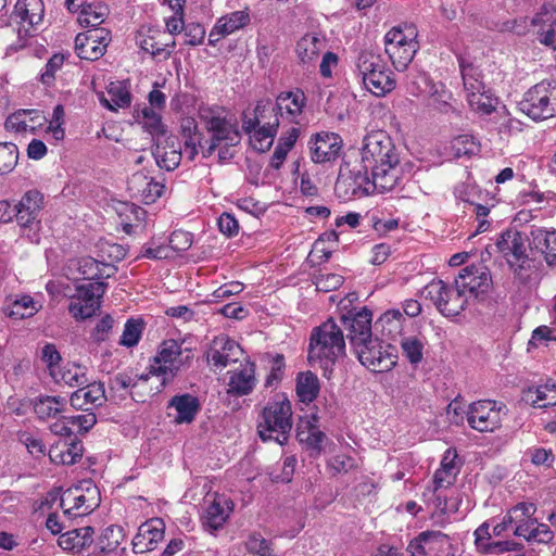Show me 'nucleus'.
<instances>
[{
    "instance_id": "f257e3e1",
    "label": "nucleus",
    "mask_w": 556,
    "mask_h": 556,
    "mask_svg": "<svg viewBox=\"0 0 556 556\" xmlns=\"http://www.w3.org/2000/svg\"><path fill=\"white\" fill-rule=\"evenodd\" d=\"M357 163L374 178L379 192H388L400 185L402 168L400 153L391 137L382 130L372 131L363 139Z\"/></svg>"
},
{
    "instance_id": "f03ea898",
    "label": "nucleus",
    "mask_w": 556,
    "mask_h": 556,
    "mask_svg": "<svg viewBox=\"0 0 556 556\" xmlns=\"http://www.w3.org/2000/svg\"><path fill=\"white\" fill-rule=\"evenodd\" d=\"M193 358V348L188 345L186 340H164L150 361L148 375L140 378L147 380L149 375L156 376L161 378L162 386H165L179 372L189 369Z\"/></svg>"
},
{
    "instance_id": "7ed1b4c3",
    "label": "nucleus",
    "mask_w": 556,
    "mask_h": 556,
    "mask_svg": "<svg viewBox=\"0 0 556 556\" xmlns=\"http://www.w3.org/2000/svg\"><path fill=\"white\" fill-rule=\"evenodd\" d=\"M344 352L343 332L332 318L313 329L307 355L309 364L327 371Z\"/></svg>"
},
{
    "instance_id": "20e7f679",
    "label": "nucleus",
    "mask_w": 556,
    "mask_h": 556,
    "mask_svg": "<svg viewBox=\"0 0 556 556\" xmlns=\"http://www.w3.org/2000/svg\"><path fill=\"white\" fill-rule=\"evenodd\" d=\"M292 405L285 393L275 394L264 406L257 425L263 441L274 440L280 445L287 443L292 429Z\"/></svg>"
},
{
    "instance_id": "39448f33",
    "label": "nucleus",
    "mask_w": 556,
    "mask_h": 556,
    "mask_svg": "<svg viewBox=\"0 0 556 556\" xmlns=\"http://www.w3.org/2000/svg\"><path fill=\"white\" fill-rule=\"evenodd\" d=\"M355 68L365 88L377 97L391 92L396 86L393 73L378 51L363 49L355 59Z\"/></svg>"
},
{
    "instance_id": "423d86ee",
    "label": "nucleus",
    "mask_w": 556,
    "mask_h": 556,
    "mask_svg": "<svg viewBox=\"0 0 556 556\" xmlns=\"http://www.w3.org/2000/svg\"><path fill=\"white\" fill-rule=\"evenodd\" d=\"M334 191L340 199L346 201L369 195L375 191L379 192V187L374 184V178L357 161L343 160Z\"/></svg>"
},
{
    "instance_id": "0eeeda50",
    "label": "nucleus",
    "mask_w": 556,
    "mask_h": 556,
    "mask_svg": "<svg viewBox=\"0 0 556 556\" xmlns=\"http://www.w3.org/2000/svg\"><path fill=\"white\" fill-rule=\"evenodd\" d=\"M536 506L533 503L521 502L507 511V521L513 522L514 534L533 543H549L554 534L545 523L534 518Z\"/></svg>"
},
{
    "instance_id": "6e6552de",
    "label": "nucleus",
    "mask_w": 556,
    "mask_h": 556,
    "mask_svg": "<svg viewBox=\"0 0 556 556\" xmlns=\"http://www.w3.org/2000/svg\"><path fill=\"white\" fill-rule=\"evenodd\" d=\"M417 33L413 26H394L384 35V51L397 71L410 64L418 50Z\"/></svg>"
},
{
    "instance_id": "1a4fd4ad",
    "label": "nucleus",
    "mask_w": 556,
    "mask_h": 556,
    "mask_svg": "<svg viewBox=\"0 0 556 556\" xmlns=\"http://www.w3.org/2000/svg\"><path fill=\"white\" fill-rule=\"evenodd\" d=\"M519 109L533 121L556 115V81L542 80L531 87L519 102Z\"/></svg>"
},
{
    "instance_id": "9d476101",
    "label": "nucleus",
    "mask_w": 556,
    "mask_h": 556,
    "mask_svg": "<svg viewBox=\"0 0 556 556\" xmlns=\"http://www.w3.org/2000/svg\"><path fill=\"white\" fill-rule=\"evenodd\" d=\"M421 293L445 317L458 316L470 303L468 295L455 282L450 286L443 280H432Z\"/></svg>"
},
{
    "instance_id": "9b49d317",
    "label": "nucleus",
    "mask_w": 556,
    "mask_h": 556,
    "mask_svg": "<svg viewBox=\"0 0 556 556\" xmlns=\"http://www.w3.org/2000/svg\"><path fill=\"white\" fill-rule=\"evenodd\" d=\"M363 366L374 372L390 371L397 362V350L379 338H370L353 348Z\"/></svg>"
},
{
    "instance_id": "f8f14e48",
    "label": "nucleus",
    "mask_w": 556,
    "mask_h": 556,
    "mask_svg": "<svg viewBox=\"0 0 556 556\" xmlns=\"http://www.w3.org/2000/svg\"><path fill=\"white\" fill-rule=\"evenodd\" d=\"M506 406L491 400H480L471 403L466 410L470 428L479 432H494L502 426Z\"/></svg>"
},
{
    "instance_id": "ddd939ff",
    "label": "nucleus",
    "mask_w": 556,
    "mask_h": 556,
    "mask_svg": "<svg viewBox=\"0 0 556 556\" xmlns=\"http://www.w3.org/2000/svg\"><path fill=\"white\" fill-rule=\"evenodd\" d=\"M513 528V522L507 521V514L502 521L493 526L492 533L488 521L480 525L475 530V545L479 553L486 555L502 554L504 552L517 551L520 544L513 541H493L492 535L500 536L507 530Z\"/></svg>"
},
{
    "instance_id": "4468645a",
    "label": "nucleus",
    "mask_w": 556,
    "mask_h": 556,
    "mask_svg": "<svg viewBox=\"0 0 556 556\" xmlns=\"http://www.w3.org/2000/svg\"><path fill=\"white\" fill-rule=\"evenodd\" d=\"M105 283L91 281L76 287V293L72 296L68 306L70 313L76 319H86L96 314L101 306V298L105 292Z\"/></svg>"
},
{
    "instance_id": "2eb2a0df",
    "label": "nucleus",
    "mask_w": 556,
    "mask_h": 556,
    "mask_svg": "<svg viewBox=\"0 0 556 556\" xmlns=\"http://www.w3.org/2000/svg\"><path fill=\"white\" fill-rule=\"evenodd\" d=\"M45 14L42 0H16L11 20L17 25L20 39L33 36L42 25Z\"/></svg>"
},
{
    "instance_id": "dca6fc26",
    "label": "nucleus",
    "mask_w": 556,
    "mask_h": 556,
    "mask_svg": "<svg viewBox=\"0 0 556 556\" xmlns=\"http://www.w3.org/2000/svg\"><path fill=\"white\" fill-rule=\"evenodd\" d=\"M455 283L468 295L469 301L471 299L482 300L491 288L492 278L486 266L471 265L460 270L455 278Z\"/></svg>"
},
{
    "instance_id": "f3484780",
    "label": "nucleus",
    "mask_w": 556,
    "mask_h": 556,
    "mask_svg": "<svg viewBox=\"0 0 556 556\" xmlns=\"http://www.w3.org/2000/svg\"><path fill=\"white\" fill-rule=\"evenodd\" d=\"M495 248L510 267L522 268L528 261L527 238L516 229L502 232L495 242Z\"/></svg>"
},
{
    "instance_id": "a211bd4d",
    "label": "nucleus",
    "mask_w": 556,
    "mask_h": 556,
    "mask_svg": "<svg viewBox=\"0 0 556 556\" xmlns=\"http://www.w3.org/2000/svg\"><path fill=\"white\" fill-rule=\"evenodd\" d=\"M137 46L149 53L156 61L168 60L176 46L174 39H169L165 31L141 29L136 36Z\"/></svg>"
},
{
    "instance_id": "6ab92c4d",
    "label": "nucleus",
    "mask_w": 556,
    "mask_h": 556,
    "mask_svg": "<svg viewBox=\"0 0 556 556\" xmlns=\"http://www.w3.org/2000/svg\"><path fill=\"white\" fill-rule=\"evenodd\" d=\"M110 31L105 28L89 29L75 38V51L80 59L96 61L106 51Z\"/></svg>"
},
{
    "instance_id": "aec40b11",
    "label": "nucleus",
    "mask_w": 556,
    "mask_h": 556,
    "mask_svg": "<svg viewBox=\"0 0 556 556\" xmlns=\"http://www.w3.org/2000/svg\"><path fill=\"white\" fill-rule=\"evenodd\" d=\"M341 320L348 330L346 338L353 348L372 338V314L368 308L349 311L341 316Z\"/></svg>"
},
{
    "instance_id": "412c9836",
    "label": "nucleus",
    "mask_w": 556,
    "mask_h": 556,
    "mask_svg": "<svg viewBox=\"0 0 556 556\" xmlns=\"http://www.w3.org/2000/svg\"><path fill=\"white\" fill-rule=\"evenodd\" d=\"M305 105L306 97L302 90L280 92L276 98L275 105L271 104L270 116H273V119L277 116L279 121L299 124V117L302 115Z\"/></svg>"
},
{
    "instance_id": "4be33fe9",
    "label": "nucleus",
    "mask_w": 556,
    "mask_h": 556,
    "mask_svg": "<svg viewBox=\"0 0 556 556\" xmlns=\"http://www.w3.org/2000/svg\"><path fill=\"white\" fill-rule=\"evenodd\" d=\"M43 206V194L31 189L26 191L15 204V220L22 228L31 229L40 223L39 213Z\"/></svg>"
},
{
    "instance_id": "5701e85b",
    "label": "nucleus",
    "mask_w": 556,
    "mask_h": 556,
    "mask_svg": "<svg viewBox=\"0 0 556 556\" xmlns=\"http://www.w3.org/2000/svg\"><path fill=\"white\" fill-rule=\"evenodd\" d=\"M131 197L144 204L154 203L164 192L163 182L155 180L144 172H137L130 176L127 182Z\"/></svg>"
},
{
    "instance_id": "b1692460",
    "label": "nucleus",
    "mask_w": 556,
    "mask_h": 556,
    "mask_svg": "<svg viewBox=\"0 0 556 556\" xmlns=\"http://www.w3.org/2000/svg\"><path fill=\"white\" fill-rule=\"evenodd\" d=\"M419 83H412L408 88L410 94L419 96L421 92H428L431 99V104L441 112H446L451 109V101L453 99L452 92L442 83H433L427 75L422 74L419 77Z\"/></svg>"
},
{
    "instance_id": "393cba45",
    "label": "nucleus",
    "mask_w": 556,
    "mask_h": 556,
    "mask_svg": "<svg viewBox=\"0 0 556 556\" xmlns=\"http://www.w3.org/2000/svg\"><path fill=\"white\" fill-rule=\"evenodd\" d=\"M164 522L160 518H152L141 523L132 539V551L142 554L153 551L164 538Z\"/></svg>"
},
{
    "instance_id": "a878e982",
    "label": "nucleus",
    "mask_w": 556,
    "mask_h": 556,
    "mask_svg": "<svg viewBox=\"0 0 556 556\" xmlns=\"http://www.w3.org/2000/svg\"><path fill=\"white\" fill-rule=\"evenodd\" d=\"M311 159L314 163L337 160L342 149V139L334 132H320L311 141Z\"/></svg>"
},
{
    "instance_id": "bb28decb",
    "label": "nucleus",
    "mask_w": 556,
    "mask_h": 556,
    "mask_svg": "<svg viewBox=\"0 0 556 556\" xmlns=\"http://www.w3.org/2000/svg\"><path fill=\"white\" fill-rule=\"evenodd\" d=\"M531 24L535 27L538 41L553 50H556V8L543 5L533 16Z\"/></svg>"
},
{
    "instance_id": "cd10ccee",
    "label": "nucleus",
    "mask_w": 556,
    "mask_h": 556,
    "mask_svg": "<svg viewBox=\"0 0 556 556\" xmlns=\"http://www.w3.org/2000/svg\"><path fill=\"white\" fill-rule=\"evenodd\" d=\"M71 406L77 410H92L105 401L104 384L101 382H87L74 391L70 400Z\"/></svg>"
},
{
    "instance_id": "c85d7f7f",
    "label": "nucleus",
    "mask_w": 556,
    "mask_h": 556,
    "mask_svg": "<svg viewBox=\"0 0 556 556\" xmlns=\"http://www.w3.org/2000/svg\"><path fill=\"white\" fill-rule=\"evenodd\" d=\"M46 123L47 117L40 110H18L9 115L4 126L9 131L35 134Z\"/></svg>"
},
{
    "instance_id": "c756f323",
    "label": "nucleus",
    "mask_w": 556,
    "mask_h": 556,
    "mask_svg": "<svg viewBox=\"0 0 556 556\" xmlns=\"http://www.w3.org/2000/svg\"><path fill=\"white\" fill-rule=\"evenodd\" d=\"M202 118L205 119L206 128L208 132L212 134V143L208 147V153H212L222 142H226L227 144H236L239 142V131L226 117L202 115Z\"/></svg>"
},
{
    "instance_id": "7c9ffc66",
    "label": "nucleus",
    "mask_w": 556,
    "mask_h": 556,
    "mask_svg": "<svg viewBox=\"0 0 556 556\" xmlns=\"http://www.w3.org/2000/svg\"><path fill=\"white\" fill-rule=\"evenodd\" d=\"M460 470V462L455 448H447L440 463V467L433 475V492L453 485Z\"/></svg>"
},
{
    "instance_id": "2f4dec72",
    "label": "nucleus",
    "mask_w": 556,
    "mask_h": 556,
    "mask_svg": "<svg viewBox=\"0 0 556 556\" xmlns=\"http://www.w3.org/2000/svg\"><path fill=\"white\" fill-rule=\"evenodd\" d=\"M242 350L240 345L226 334L214 338L211 344L208 359L216 367H226L239 359Z\"/></svg>"
},
{
    "instance_id": "473e14b6",
    "label": "nucleus",
    "mask_w": 556,
    "mask_h": 556,
    "mask_svg": "<svg viewBox=\"0 0 556 556\" xmlns=\"http://www.w3.org/2000/svg\"><path fill=\"white\" fill-rule=\"evenodd\" d=\"M250 23L247 10L233 11L219 17L208 35V43L215 46L220 38L229 36Z\"/></svg>"
},
{
    "instance_id": "72a5a7b5",
    "label": "nucleus",
    "mask_w": 556,
    "mask_h": 556,
    "mask_svg": "<svg viewBox=\"0 0 556 556\" xmlns=\"http://www.w3.org/2000/svg\"><path fill=\"white\" fill-rule=\"evenodd\" d=\"M42 308V302L29 294L7 298L3 312L11 318L25 319L35 316Z\"/></svg>"
},
{
    "instance_id": "f704fd0d",
    "label": "nucleus",
    "mask_w": 556,
    "mask_h": 556,
    "mask_svg": "<svg viewBox=\"0 0 556 556\" xmlns=\"http://www.w3.org/2000/svg\"><path fill=\"white\" fill-rule=\"evenodd\" d=\"M168 409H174V421L177 425L191 424L201 409L199 399L190 393L177 394L173 396L168 404Z\"/></svg>"
},
{
    "instance_id": "c9c22d12",
    "label": "nucleus",
    "mask_w": 556,
    "mask_h": 556,
    "mask_svg": "<svg viewBox=\"0 0 556 556\" xmlns=\"http://www.w3.org/2000/svg\"><path fill=\"white\" fill-rule=\"evenodd\" d=\"M227 392L232 395L243 396L250 394L256 383L255 364L245 362L240 369L229 371Z\"/></svg>"
},
{
    "instance_id": "e433bc0d",
    "label": "nucleus",
    "mask_w": 556,
    "mask_h": 556,
    "mask_svg": "<svg viewBox=\"0 0 556 556\" xmlns=\"http://www.w3.org/2000/svg\"><path fill=\"white\" fill-rule=\"evenodd\" d=\"M68 401L61 395L40 394L33 401V409L40 420L55 419L67 412Z\"/></svg>"
},
{
    "instance_id": "4c0bfd02",
    "label": "nucleus",
    "mask_w": 556,
    "mask_h": 556,
    "mask_svg": "<svg viewBox=\"0 0 556 556\" xmlns=\"http://www.w3.org/2000/svg\"><path fill=\"white\" fill-rule=\"evenodd\" d=\"M412 325L399 308H391L384 312L376 323L380 328L382 336L392 340L401 339L405 336V330Z\"/></svg>"
},
{
    "instance_id": "58836bf2",
    "label": "nucleus",
    "mask_w": 556,
    "mask_h": 556,
    "mask_svg": "<svg viewBox=\"0 0 556 556\" xmlns=\"http://www.w3.org/2000/svg\"><path fill=\"white\" fill-rule=\"evenodd\" d=\"M233 509V503L224 495L215 494L204 513V525L217 530L227 521Z\"/></svg>"
},
{
    "instance_id": "ea45409f",
    "label": "nucleus",
    "mask_w": 556,
    "mask_h": 556,
    "mask_svg": "<svg viewBox=\"0 0 556 556\" xmlns=\"http://www.w3.org/2000/svg\"><path fill=\"white\" fill-rule=\"evenodd\" d=\"M93 533L90 526L70 529L60 535L58 544L62 549L79 553L92 543Z\"/></svg>"
},
{
    "instance_id": "a19ab883",
    "label": "nucleus",
    "mask_w": 556,
    "mask_h": 556,
    "mask_svg": "<svg viewBox=\"0 0 556 556\" xmlns=\"http://www.w3.org/2000/svg\"><path fill=\"white\" fill-rule=\"evenodd\" d=\"M83 444L79 441L59 442L49 450V458L54 464L74 465L83 456Z\"/></svg>"
},
{
    "instance_id": "79ce46f5",
    "label": "nucleus",
    "mask_w": 556,
    "mask_h": 556,
    "mask_svg": "<svg viewBox=\"0 0 556 556\" xmlns=\"http://www.w3.org/2000/svg\"><path fill=\"white\" fill-rule=\"evenodd\" d=\"M51 377L56 383H64L71 388H80L89 381L87 368L76 363L60 366Z\"/></svg>"
},
{
    "instance_id": "37998d69",
    "label": "nucleus",
    "mask_w": 556,
    "mask_h": 556,
    "mask_svg": "<svg viewBox=\"0 0 556 556\" xmlns=\"http://www.w3.org/2000/svg\"><path fill=\"white\" fill-rule=\"evenodd\" d=\"M76 489L77 511L80 514V518H83L100 505V492L90 481L81 482L79 485H76Z\"/></svg>"
},
{
    "instance_id": "c03bdc74",
    "label": "nucleus",
    "mask_w": 556,
    "mask_h": 556,
    "mask_svg": "<svg viewBox=\"0 0 556 556\" xmlns=\"http://www.w3.org/2000/svg\"><path fill=\"white\" fill-rule=\"evenodd\" d=\"M320 384L318 377L312 371H302L295 378V393L300 402L309 404L319 394Z\"/></svg>"
},
{
    "instance_id": "a18cd8bd",
    "label": "nucleus",
    "mask_w": 556,
    "mask_h": 556,
    "mask_svg": "<svg viewBox=\"0 0 556 556\" xmlns=\"http://www.w3.org/2000/svg\"><path fill=\"white\" fill-rule=\"evenodd\" d=\"M108 94L110 99L101 94L99 100L101 104L110 111L128 108L131 103V94L128 87L123 81L111 83L108 87Z\"/></svg>"
},
{
    "instance_id": "49530a36",
    "label": "nucleus",
    "mask_w": 556,
    "mask_h": 556,
    "mask_svg": "<svg viewBox=\"0 0 556 556\" xmlns=\"http://www.w3.org/2000/svg\"><path fill=\"white\" fill-rule=\"evenodd\" d=\"M271 103L269 100H260L257 101L254 110L252 112H244L242 114V129L249 135L252 131L256 130L258 127H262L267 121H271L273 116H270L271 112Z\"/></svg>"
},
{
    "instance_id": "de8ad7c7",
    "label": "nucleus",
    "mask_w": 556,
    "mask_h": 556,
    "mask_svg": "<svg viewBox=\"0 0 556 556\" xmlns=\"http://www.w3.org/2000/svg\"><path fill=\"white\" fill-rule=\"evenodd\" d=\"M280 125L279 118L267 121L262 127L249 134L252 148L258 152H265L273 146L274 138Z\"/></svg>"
},
{
    "instance_id": "09e8293b",
    "label": "nucleus",
    "mask_w": 556,
    "mask_h": 556,
    "mask_svg": "<svg viewBox=\"0 0 556 556\" xmlns=\"http://www.w3.org/2000/svg\"><path fill=\"white\" fill-rule=\"evenodd\" d=\"M324 48V38L316 34H306L298 41L295 52L303 64H309L318 58Z\"/></svg>"
},
{
    "instance_id": "8fccbe9b",
    "label": "nucleus",
    "mask_w": 556,
    "mask_h": 556,
    "mask_svg": "<svg viewBox=\"0 0 556 556\" xmlns=\"http://www.w3.org/2000/svg\"><path fill=\"white\" fill-rule=\"evenodd\" d=\"M181 132L184 139V147L181 150L182 156L189 161H193L198 155V147L201 142V134L198 131L194 119H186L181 125Z\"/></svg>"
},
{
    "instance_id": "3c124183",
    "label": "nucleus",
    "mask_w": 556,
    "mask_h": 556,
    "mask_svg": "<svg viewBox=\"0 0 556 556\" xmlns=\"http://www.w3.org/2000/svg\"><path fill=\"white\" fill-rule=\"evenodd\" d=\"M527 403L538 407H548L556 405V383L529 388L523 395Z\"/></svg>"
},
{
    "instance_id": "603ef678",
    "label": "nucleus",
    "mask_w": 556,
    "mask_h": 556,
    "mask_svg": "<svg viewBox=\"0 0 556 556\" xmlns=\"http://www.w3.org/2000/svg\"><path fill=\"white\" fill-rule=\"evenodd\" d=\"M426 339L422 336H404L400 339V346L407 361L416 366L424 358Z\"/></svg>"
},
{
    "instance_id": "864d4df0",
    "label": "nucleus",
    "mask_w": 556,
    "mask_h": 556,
    "mask_svg": "<svg viewBox=\"0 0 556 556\" xmlns=\"http://www.w3.org/2000/svg\"><path fill=\"white\" fill-rule=\"evenodd\" d=\"M466 99L470 109L479 115H489L495 110L496 99L486 88L480 91L467 92Z\"/></svg>"
},
{
    "instance_id": "5fc2aeb1",
    "label": "nucleus",
    "mask_w": 556,
    "mask_h": 556,
    "mask_svg": "<svg viewBox=\"0 0 556 556\" xmlns=\"http://www.w3.org/2000/svg\"><path fill=\"white\" fill-rule=\"evenodd\" d=\"M534 248L544 254L547 264H556V230H538L533 236Z\"/></svg>"
},
{
    "instance_id": "6e6d98bb",
    "label": "nucleus",
    "mask_w": 556,
    "mask_h": 556,
    "mask_svg": "<svg viewBox=\"0 0 556 556\" xmlns=\"http://www.w3.org/2000/svg\"><path fill=\"white\" fill-rule=\"evenodd\" d=\"M459 67L463 78L465 93L480 91L485 88L482 81V75L478 67L467 63L465 59H459Z\"/></svg>"
},
{
    "instance_id": "4d7b16f0",
    "label": "nucleus",
    "mask_w": 556,
    "mask_h": 556,
    "mask_svg": "<svg viewBox=\"0 0 556 556\" xmlns=\"http://www.w3.org/2000/svg\"><path fill=\"white\" fill-rule=\"evenodd\" d=\"M154 159L160 168H164L166 170H174L180 164L182 159L181 150L172 146H157L154 152Z\"/></svg>"
},
{
    "instance_id": "13d9d810",
    "label": "nucleus",
    "mask_w": 556,
    "mask_h": 556,
    "mask_svg": "<svg viewBox=\"0 0 556 556\" xmlns=\"http://www.w3.org/2000/svg\"><path fill=\"white\" fill-rule=\"evenodd\" d=\"M105 269H111V267L92 257H84L78 261V270L83 278L88 280V282L99 281L100 278L104 277V275L109 277L110 274H105Z\"/></svg>"
},
{
    "instance_id": "bf43d9fd",
    "label": "nucleus",
    "mask_w": 556,
    "mask_h": 556,
    "mask_svg": "<svg viewBox=\"0 0 556 556\" xmlns=\"http://www.w3.org/2000/svg\"><path fill=\"white\" fill-rule=\"evenodd\" d=\"M106 14L108 8L105 5L87 3L79 14L78 21L80 25L85 27H93L94 29L104 22Z\"/></svg>"
},
{
    "instance_id": "052dcab7",
    "label": "nucleus",
    "mask_w": 556,
    "mask_h": 556,
    "mask_svg": "<svg viewBox=\"0 0 556 556\" xmlns=\"http://www.w3.org/2000/svg\"><path fill=\"white\" fill-rule=\"evenodd\" d=\"M269 372L265 379L266 388H276L285 376V357L281 354H266Z\"/></svg>"
},
{
    "instance_id": "680f3d73",
    "label": "nucleus",
    "mask_w": 556,
    "mask_h": 556,
    "mask_svg": "<svg viewBox=\"0 0 556 556\" xmlns=\"http://www.w3.org/2000/svg\"><path fill=\"white\" fill-rule=\"evenodd\" d=\"M451 149L456 157H462L478 153L480 146L472 135L464 134L451 141Z\"/></svg>"
},
{
    "instance_id": "e2e57ef3",
    "label": "nucleus",
    "mask_w": 556,
    "mask_h": 556,
    "mask_svg": "<svg viewBox=\"0 0 556 556\" xmlns=\"http://www.w3.org/2000/svg\"><path fill=\"white\" fill-rule=\"evenodd\" d=\"M18 160L17 147L12 142H0V175L11 173Z\"/></svg>"
},
{
    "instance_id": "0e129e2a",
    "label": "nucleus",
    "mask_w": 556,
    "mask_h": 556,
    "mask_svg": "<svg viewBox=\"0 0 556 556\" xmlns=\"http://www.w3.org/2000/svg\"><path fill=\"white\" fill-rule=\"evenodd\" d=\"M143 330V324L138 319H129L124 326V331L119 340V344L132 348L138 344Z\"/></svg>"
},
{
    "instance_id": "69168bd1",
    "label": "nucleus",
    "mask_w": 556,
    "mask_h": 556,
    "mask_svg": "<svg viewBox=\"0 0 556 556\" xmlns=\"http://www.w3.org/2000/svg\"><path fill=\"white\" fill-rule=\"evenodd\" d=\"M76 494L77 489L75 485L65 490L61 495L60 505L63 508V516L67 520L80 518V514L77 511Z\"/></svg>"
},
{
    "instance_id": "338daca9",
    "label": "nucleus",
    "mask_w": 556,
    "mask_h": 556,
    "mask_svg": "<svg viewBox=\"0 0 556 556\" xmlns=\"http://www.w3.org/2000/svg\"><path fill=\"white\" fill-rule=\"evenodd\" d=\"M443 538H446V535L440 531L421 532L418 538L409 543L408 549L413 556H426V544H428L430 541Z\"/></svg>"
},
{
    "instance_id": "774afa93",
    "label": "nucleus",
    "mask_w": 556,
    "mask_h": 556,
    "mask_svg": "<svg viewBox=\"0 0 556 556\" xmlns=\"http://www.w3.org/2000/svg\"><path fill=\"white\" fill-rule=\"evenodd\" d=\"M64 115L65 112L63 105H55L53 109L52 118L46 129V131L50 134L56 142L62 141L65 137V130L63 128Z\"/></svg>"
}]
</instances>
